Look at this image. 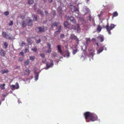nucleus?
Wrapping results in <instances>:
<instances>
[{
  "mask_svg": "<svg viewBox=\"0 0 124 124\" xmlns=\"http://www.w3.org/2000/svg\"><path fill=\"white\" fill-rule=\"evenodd\" d=\"M84 116L87 122L94 121L98 119L97 116L93 113L87 112L84 114Z\"/></svg>",
  "mask_w": 124,
  "mask_h": 124,
  "instance_id": "1",
  "label": "nucleus"
},
{
  "mask_svg": "<svg viewBox=\"0 0 124 124\" xmlns=\"http://www.w3.org/2000/svg\"><path fill=\"white\" fill-rule=\"evenodd\" d=\"M64 26L70 29H73L76 30L77 32L79 33L81 30L78 24H77L75 25H72L71 26L67 21L63 23Z\"/></svg>",
  "mask_w": 124,
  "mask_h": 124,
  "instance_id": "2",
  "label": "nucleus"
},
{
  "mask_svg": "<svg viewBox=\"0 0 124 124\" xmlns=\"http://www.w3.org/2000/svg\"><path fill=\"white\" fill-rule=\"evenodd\" d=\"M116 25H115L113 24H111L110 26H109L108 23L106 25L105 27L107 31L108 32V33L109 34H110L111 33L110 31L112 30L114 28L115 26Z\"/></svg>",
  "mask_w": 124,
  "mask_h": 124,
  "instance_id": "3",
  "label": "nucleus"
},
{
  "mask_svg": "<svg viewBox=\"0 0 124 124\" xmlns=\"http://www.w3.org/2000/svg\"><path fill=\"white\" fill-rule=\"evenodd\" d=\"M36 31L38 33L40 34L45 31L44 27H37L35 28Z\"/></svg>",
  "mask_w": 124,
  "mask_h": 124,
  "instance_id": "4",
  "label": "nucleus"
},
{
  "mask_svg": "<svg viewBox=\"0 0 124 124\" xmlns=\"http://www.w3.org/2000/svg\"><path fill=\"white\" fill-rule=\"evenodd\" d=\"M52 28H53L54 26L58 27V28H61V26L60 23L59 22H54L51 24Z\"/></svg>",
  "mask_w": 124,
  "mask_h": 124,
  "instance_id": "5",
  "label": "nucleus"
},
{
  "mask_svg": "<svg viewBox=\"0 0 124 124\" xmlns=\"http://www.w3.org/2000/svg\"><path fill=\"white\" fill-rule=\"evenodd\" d=\"M11 89L13 90H14L15 89H18L19 88V85L18 82H16V85H12L10 86Z\"/></svg>",
  "mask_w": 124,
  "mask_h": 124,
  "instance_id": "6",
  "label": "nucleus"
},
{
  "mask_svg": "<svg viewBox=\"0 0 124 124\" xmlns=\"http://www.w3.org/2000/svg\"><path fill=\"white\" fill-rule=\"evenodd\" d=\"M70 38L72 40H75L78 43L79 40L78 39L77 37L75 36L74 34H70Z\"/></svg>",
  "mask_w": 124,
  "mask_h": 124,
  "instance_id": "7",
  "label": "nucleus"
},
{
  "mask_svg": "<svg viewBox=\"0 0 124 124\" xmlns=\"http://www.w3.org/2000/svg\"><path fill=\"white\" fill-rule=\"evenodd\" d=\"M50 63L48 62L46 63V66L47 68L51 67L53 65V61L52 60H50Z\"/></svg>",
  "mask_w": 124,
  "mask_h": 124,
  "instance_id": "8",
  "label": "nucleus"
},
{
  "mask_svg": "<svg viewBox=\"0 0 124 124\" xmlns=\"http://www.w3.org/2000/svg\"><path fill=\"white\" fill-rule=\"evenodd\" d=\"M69 7L70 8L71 11L72 12L78 10V9L75 6H73L72 5H70Z\"/></svg>",
  "mask_w": 124,
  "mask_h": 124,
  "instance_id": "9",
  "label": "nucleus"
},
{
  "mask_svg": "<svg viewBox=\"0 0 124 124\" xmlns=\"http://www.w3.org/2000/svg\"><path fill=\"white\" fill-rule=\"evenodd\" d=\"M105 47L103 46H101L99 48V49L97 50V53L99 54L104 49H105Z\"/></svg>",
  "mask_w": 124,
  "mask_h": 124,
  "instance_id": "10",
  "label": "nucleus"
},
{
  "mask_svg": "<svg viewBox=\"0 0 124 124\" xmlns=\"http://www.w3.org/2000/svg\"><path fill=\"white\" fill-rule=\"evenodd\" d=\"M57 48L58 52L60 53L61 55H62L63 54V53L62 50L61 46L60 45H58L57 46Z\"/></svg>",
  "mask_w": 124,
  "mask_h": 124,
  "instance_id": "11",
  "label": "nucleus"
},
{
  "mask_svg": "<svg viewBox=\"0 0 124 124\" xmlns=\"http://www.w3.org/2000/svg\"><path fill=\"white\" fill-rule=\"evenodd\" d=\"M69 19L73 24H75L76 23V20L72 16H71L70 17Z\"/></svg>",
  "mask_w": 124,
  "mask_h": 124,
  "instance_id": "12",
  "label": "nucleus"
},
{
  "mask_svg": "<svg viewBox=\"0 0 124 124\" xmlns=\"http://www.w3.org/2000/svg\"><path fill=\"white\" fill-rule=\"evenodd\" d=\"M0 54L2 57H4L5 55V51L3 49H0Z\"/></svg>",
  "mask_w": 124,
  "mask_h": 124,
  "instance_id": "13",
  "label": "nucleus"
},
{
  "mask_svg": "<svg viewBox=\"0 0 124 124\" xmlns=\"http://www.w3.org/2000/svg\"><path fill=\"white\" fill-rule=\"evenodd\" d=\"M58 30L55 32L54 34V36H56L60 32L61 28H57Z\"/></svg>",
  "mask_w": 124,
  "mask_h": 124,
  "instance_id": "14",
  "label": "nucleus"
},
{
  "mask_svg": "<svg viewBox=\"0 0 124 124\" xmlns=\"http://www.w3.org/2000/svg\"><path fill=\"white\" fill-rule=\"evenodd\" d=\"M31 71L28 69H26L24 72V74L27 75H28L30 74Z\"/></svg>",
  "mask_w": 124,
  "mask_h": 124,
  "instance_id": "15",
  "label": "nucleus"
},
{
  "mask_svg": "<svg viewBox=\"0 0 124 124\" xmlns=\"http://www.w3.org/2000/svg\"><path fill=\"white\" fill-rule=\"evenodd\" d=\"M102 29L101 27L100 26V25H98L96 29L97 32L98 33L100 32L101 31Z\"/></svg>",
  "mask_w": 124,
  "mask_h": 124,
  "instance_id": "16",
  "label": "nucleus"
},
{
  "mask_svg": "<svg viewBox=\"0 0 124 124\" xmlns=\"http://www.w3.org/2000/svg\"><path fill=\"white\" fill-rule=\"evenodd\" d=\"M34 73L36 74L35 76V80L37 81L38 79L39 74L38 72H36V71H34Z\"/></svg>",
  "mask_w": 124,
  "mask_h": 124,
  "instance_id": "17",
  "label": "nucleus"
},
{
  "mask_svg": "<svg viewBox=\"0 0 124 124\" xmlns=\"http://www.w3.org/2000/svg\"><path fill=\"white\" fill-rule=\"evenodd\" d=\"M98 37L100 38L101 41V42H102L104 40V37L103 35H100Z\"/></svg>",
  "mask_w": 124,
  "mask_h": 124,
  "instance_id": "18",
  "label": "nucleus"
},
{
  "mask_svg": "<svg viewBox=\"0 0 124 124\" xmlns=\"http://www.w3.org/2000/svg\"><path fill=\"white\" fill-rule=\"evenodd\" d=\"M32 20H29L28 22L27 23L28 26H31L32 25Z\"/></svg>",
  "mask_w": 124,
  "mask_h": 124,
  "instance_id": "19",
  "label": "nucleus"
},
{
  "mask_svg": "<svg viewBox=\"0 0 124 124\" xmlns=\"http://www.w3.org/2000/svg\"><path fill=\"white\" fill-rule=\"evenodd\" d=\"M36 2V0H28V3L29 4H32Z\"/></svg>",
  "mask_w": 124,
  "mask_h": 124,
  "instance_id": "20",
  "label": "nucleus"
},
{
  "mask_svg": "<svg viewBox=\"0 0 124 124\" xmlns=\"http://www.w3.org/2000/svg\"><path fill=\"white\" fill-rule=\"evenodd\" d=\"M1 73L3 74L4 73H8V70H1Z\"/></svg>",
  "mask_w": 124,
  "mask_h": 124,
  "instance_id": "21",
  "label": "nucleus"
},
{
  "mask_svg": "<svg viewBox=\"0 0 124 124\" xmlns=\"http://www.w3.org/2000/svg\"><path fill=\"white\" fill-rule=\"evenodd\" d=\"M37 13L38 14H40L41 16L43 15V13L42 11L40 9H38Z\"/></svg>",
  "mask_w": 124,
  "mask_h": 124,
  "instance_id": "22",
  "label": "nucleus"
},
{
  "mask_svg": "<svg viewBox=\"0 0 124 124\" xmlns=\"http://www.w3.org/2000/svg\"><path fill=\"white\" fill-rule=\"evenodd\" d=\"M32 17H33V20L34 21H37V16L35 15L34 14H33L32 15Z\"/></svg>",
  "mask_w": 124,
  "mask_h": 124,
  "instance_id": "23",
  "label": "nucleus"
},
{
  "mask_svg": "<svg viewBox=\"0 0 124 124\" xmlns=\"http://www.w3.org/2000/svg\"><path fill=\"white\" fill-rule=\"evenodd\" d=\"M118 15V13L116 11L114 12L112 16L113 17H115Z\"/></svg>",
  "mask_w": 124,
  "mask_h": 124,
  "instance_id": "24",
  "label": "nucleus"
},
{
  "mask_svg": "<svg viewBox=\"0 0 124 124\" xmlns=\"http://www.w3.org/2000/svg\"><path fill=\"white\" fill-rule=\"evenodd\" d=\"M2 35L3 37L5 38H6L7 34L4 31L2 33Z\"/></svg>",
  "mask_w": 124,
  "mask_h": 124,
  "instance_id": "25",
  "label": "nucleus"
},
{
  "mask_svg": "<svg viewBox=\"0 0 124 124\" xmlns=\"http://www.w3.org/2000/svg\"><path fill=\"white\" fill-rule=\"evenodd\" d=\"M29 63V60L27 59V60L25 61L24 62V64L25 65H28Z\"/></svg>",
  "mask_w": 124,
  "mask_h": 124,
  "instance_id": "26",
  "label": "nucleus"
},
{
  "mask_svg": "<svg viewBox=\"0 0 124 124\" xmlns=\"http://www.w3.org/2000/svg\"><path fill=\"white\" fill-rule=\"evenodd\" d=\"M5 84H1L0 85V88L2 89V90H4L5 89Z\"/></svg>",
  "mask_w": 124,
  "mask_h": 124,
  "instance_id": "27",
  "label": "nucleus"
},
{
  "mask_svg": "<svg viewBox=\"0 0 124 124\" xmlns=\"http://www.w3.org/2000/svg\"><path fill=\"white\" fill-rule=\"evenodd\" d=\"M30 59L32 61H34L35 59V56H32L30 57Z\"/></svg>",
  "mask_w": 124,
  "mask_h": 124,
  "instance_id": "28",
  "label": "nucleus"
},
{
  "mask_svg": "<svg viewBox=\"0 0 124 124\" xmlns=\"http://www.w3.org/2000/svg\"><path fill=\"white\" fill-rule=\"evenodd\" d=\"M65 55L67 57H68L70 56V53L68 51H66Z\"/></svg>",
  "mask_w": 124,
  "mask_h": 124,
  "instance_id": "29",
  "label": "nucleus"
},
{
  "mask_svg": "<svg viewBox=\"0 0 124 124\" xmlns=\"http://www.w3.org/2000/svg\"><path fill=\"white\" fill-rule=\"evenodd\" d=\"M31 50L35 52H36L37 51V49L35 47H34V48H32Z\"/></svg>",
  "mask_w": 124,
  "mask_h": 124,
  "instance_id": "30",
  "label": "nucleus"
},
{
  "mask_svg": "<svg viewBox=\"0 0 124 124\" xmlns=\"http://www.w3.org/2000/svg\"><path fill=\"white\" fill-rule=\"evenodd\" d=\"M26 23H25L24 21L22 23V27H23L24 28L26 27Z\"/></svg>",
  "mask_w": 124,
  "mask_h": 124,
  "instance_id": "31",
  "label": "nucleus"
},
{
  "mask_svg": "<svg viewBox=\"0 0 124 124\" xmlns=\"http://www.w3.org/2000/svg\"><path fill=\"white\" fill-rule=\"evenodd\" d=\"M4 46H5V48H6L8 46V43L6 42H5L4 44Z\"/></svg>",
  "mask_w": 124,
  "mask_h": 124,
  "instance_id": "32",
  "label": "nucleus"
},
{
  "mask_svg": "<svg viewBox=\"0 0 124 124\" xmlns=\"http://www.w3.org/2000/svg\"><path fill=\"white\" fill-rule=\"evenodd\" d=\"M59 8H58L57 9L58 13L59 14H62V10H59Z\"/></svg>",
  "mask_w": 124,
  "mask_h": 124,
  "instance_id": "33",
  "label": "nucleus"
},
{
  "mask_svg": "<svg viewBox=\"0 0 124 124\" xmlns=\"http://www.w3.org/2000/svg\"><path fill=\"white\" fill-rule=\"evenodd\" d=\"M9 12L8 11H6L4 13V15L6 16H7L9 15Z\"/></svg>",
  "mask_w": 124,
  "mask_h": 124,
  "instance_id": "34",
  "label": "nucleus"
},
{
  "mask_svg": "<svg viewBox=\"0 0 124 124\" xmlns=\"http://www.w3.org/2000/svg\"><path fill=\"white\" fill-rule=\"evenodd\" d=\"M90 39L89 38H88L86 39V43L87 44H88V43L90 42Z\"/></svg>",
  "mask_w": 124,
  "mask_h": 124,
  "instance_id": "35",
  "label": "nucleus"
},
{
  "mask_svg": "<svg viewBox=\"0 0 124 124\" xmlns=\"http://www.w3.org/2000/svg\"><path fill=\"white\" fill-rule=\"evenodd\" d=\"M41 40L40 39H39L38 40H36V42L37 44H38L40 42Z\"/></svg>",
  "mask_w": 124,
  "mask_h": 124,
  "instance_id": "36",
  "label": "nucleus"
},
{
  "mask_svg": "<svg viewBox=\"0 0 124 124\" xmlns=\"http://www.w3.org/2000/svg\"><path fill=\"white\" fill-rule=\"evenodd\" d=\"M78 50L77 49L73 50V54H75L77 53V52Z\"/></svg>",
  "mask_w": 124,
  "mask_h": 124,
  "instance_id": "37",
  "label": "nucleus"
},
{
  "mask_svg": "<svg viewBox=\"0 0 124 124\" xmlns=\"http://www.w3.org/2000/svg\"><path fill=\"white\" fill-rule=\"evenodd\" d=\"M13 21H11L9 23V26L12 25L13 24Z\"/></svg>",
  "mask_w": 124,
  "mask_h": 124,
  "instance_id": "38",
  "label": "nucleus"
},
{
  "mask_svg": "<svg viewBox=\"0 0 124 124\" xmlns=\"http://www.w3.org/2000/svg\"><path fill=\"white\" fill-rule=\"evenodd\" d=\"M27 41L28 43H31L32 40L30 38H28L27 39Z\"/></svg>",
  "mask_w": 124,
  "mask_h": 124,
  "instance_id": "39",
  "label": "nucleus"
},
{
  "mask_svg": "<svg viewBox=\"0 0 124 124\" xmlns=\"http://www.w3.org/2000/svg\"><path fill=\"white\" fill-rule=\"evenodd\" d=\"M40 55L42 58H44L45 57V55L44 54H40Z\"/></svg>",
  "mask_w": 124,
  "mask_h": 124,
  "instance_id": "40",
  "label": "nucleus"
},
{
  "mask_svg": "<svg viewBox=\"0 0 124 124\" xmlns=\"http://www.w3.org/2000/svg\"><path fill=\"white\" fill-rule=\"evenodd\" d=\"M29 52L28 48H26L25 49V50H24V52L25 53H26L27 52Z\"/></svg>",
  "mask_w": 124,
  "mask_h": 124,
  "instance_id": "41",
  "label": "nucleus"
},
{
  "mask_svg": "<svg viewBox=\"0 0 124 124\" xmlns=\"http://www.w3.org/2000/svg\"><path fill=\"white\" fill-rule=\"evenodd\" d=\"M23 60V58L20 57L19 58V61L20 62H22Z\"/></svg>",
  "mask_w": 124,
  "mask_h": 124,
  "instance_id": "42",
  "label": "nucleus"
},
{
  "mask_svg": "<svg viewBox=\"0 0 124 124\" xmlns=\"http://www.w3.org/2000/svg\"><path fill=\"white\" fill-rule=\"evenodd\" d=\"M51 52V49H48L47 50V53H49Z\"/></svg>",
  "mask_w": 124,
  "mask_h": 124,
  "instance_id": "43",
  "label": "nucleus"
},
{
  "mask_svg": "<svg viewBox=\"0 0 124 124\" xmlns=\"http://www.w3.org/2000/svg\"><path fill=\"white\" fill-rule=\"evenodd\" d=\"M60 37L61 38H63L64 37V34H61L60 35Z\"/></svg>",
  "mask_w": 124,
  "mask_h": 124,
  "instance_id": "44",
  "label": "nucleus"
},
{
  "mask_svg": "<svg viewBox=\"0 0 124 124\" xmlns=\"http://www.w3.org/2000/svg\"><path fill=\"white\" fill-rule=\"evenodd\" d=\"M47 46H48V49H51V45H50V44H48Z\"/></svg>",
  "mask_w": 124,
  "mask_h": 124,
  "instance_id": "45",
  "label": "nucleus"
},
{
  "mask_svg": "<svg viewBox=\"0 0 124 124\" xmlns=\"http://www.w3.org/2000/svg\"><path fill=\"white\" fill-rule=\"evenodd\" d=\"M22 46H23L24 45H25V43H24L23 41H22L21 43Z\"/></svg>",
  "mask_w": 124,
  "mask_h": 124,
  "instance_id": "46",
  "label": "nucleus"
},
{
  "mask_svg": "<svg viewBox=\"0 0 124 124\" xmlns=\"http://www.w3.org/2000/svg\"><path fill=\"white\" fill-rule=\"evenodd\" d=\"M20 54L23 56L24 55V54L23 52H21L20 53Z\"/></svg>",
  "mask_w": 124,
  "mask_h": 124,
  "instance_id": "47",
  "label": "nucleus"
},
{
  "mask_svg": "<svg viewBox=\"0 0 124 124\" xmlns=\"http://www.w3.org/2000/svg\"><path fill=\"white\" fill-rule=\"evenodd\" d=\"M88 17H89V20L90 21H91V16L90 15Z\"/></svg>",
  "mask_w": 124,
  "mask_h": 124,
  "instance_id": "48",
  "label": "nucleus"
},
{
  "mask_svg": "<svg viewBox=\"0 0 124 124\" xmlns=\"http://www.w3.org/2000/svg\"><path fill=\"white\" fill-rule=\"evenodd\" d=\"M34 9H36V4H35L34 6Z\"/></svg>",
  "mask_w": 124,
  "mask_h": 124,
  "instance_id": "49",
  "label": "nucleus"
},
{
  "mask_svg": "<svg viewBox=\"0 0 124 124\" xmlns=\"http://www.w3.org/2000/svg\"><path fill=\"white\" fill-rule=\"evenodd\" d=\"M57 55V54L56 53H54V55H53V56L54 57H55Z\"/></svg>",
  "mask_w": 124,
  "mask_h": 124,
  "instance_id": "50",
  "label": "nucleus"
},
{
  "mask_svg": "<svg viewBox=\"0 0 124 124\" xmlns=\"http://www.w3.org/2000/svg\"><path fill=\"white\" fill-rule=\"evenodd\" d=\"M53 0H48V1L49 3H51L52 2Z\"/></svg>",
  "mask_w": 124,
  "mask_h": 124,
  "instance_id": "51",
  "label": "nucleus"
},
{
  "mask_svg": "<svg viewBox=\"0 0 124 124\" xmlns=\"http://www.w3.org/2000/svg\"><path fill=\"white\" fill-rule=\"evenodd\" d=\"M45 14L46 15L47 14H48V12L47 11H45Z\"/></svg>",
  "mask_w": 124,
  "mask_h": 124,
  "instance_id": "52",
  "label": "nucleus"
},
{
  "mask_svg": "<svg viewBox=\"0 0 124 124\" xmlns=\"http://www.w3.org/2000/svg\"><path fill=\"white\" fill-rule=\"evenodd\" d=\"M8 39H12V38H11V37H9Z\"/></svg>",
  "mask_w": 124,
  "mask_h": 124,
  "instance_id": "53",
  "label": "nucleus"
},
{
  "mask_svg": "<svg viewBox=\"0 0 124 124\" xmlns=\"http://www.w3.org/2000/svg\"><path fill=\"white\" fill-rule=\"evenodd\" d=\"M94 51L93 50H92V53L91 54V55H92L93 54V53H94Z\"/></svg>",
  "mask_w": 124,
  "mask_h": 124,
  "instance_id": "54",
  "label": "nucleus"
},
{
  "mask_svg": "<svg viewBox=\"0 0 124 124\" xmlns=\"http://www.w3.org/2000/svg\"><path fill=\"white\" fill-rule=\"evenodd\" d=\"M87 1L86 2L87 3L90 0H86Z\"/></svg>",
  "mask_w": 124,
  "mask_h": 124,
  "instance_id": "55",
  "label": "nucleus"
},
{
  "mask_svg": "<svg viewBox=\"0 0 124 124\" xmlns=\"http://www.w3.org/2000/svg\"><path fill=\"white\" fill-rule=\"evenodd\" d=\"M97 45H98V43L97 44Z\"/></svg>",
  "mask_w": 124,
  "mask_h": 124,
  "instance_id": "56",
  "label": "nucleus"
}]
</instances>
